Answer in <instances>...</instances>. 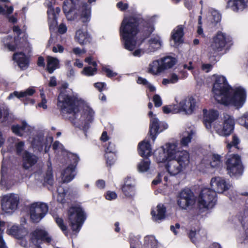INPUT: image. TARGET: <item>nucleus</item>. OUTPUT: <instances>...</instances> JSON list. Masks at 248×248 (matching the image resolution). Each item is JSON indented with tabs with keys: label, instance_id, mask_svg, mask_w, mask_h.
<instances>
[{
	"label": "nucleus",
	"instance_id": "obj_1",
	"mask_svg": "<svg viewBox=\"0 0 248 248\" xmlns=\"http://www.w3.org/2000/svg\"><path fill=\"white\" fill-rule=\"evenodd\" d=\"M58 107L62 112L74 113L73 124L86 133L94 120L95 111L77 94L69 95L62 91L58 97Z\"/></svg>",
	"mask_w": 248,
	"mask_h": 248
},
{
	"label": "nucleus",
	"instance_id": "obj_2",
	"mask_svg": "<svg viewBox=\"0 0 248 248\" xmlns=\"http://www.w3.org/2000/svg\"><path fill=\"white\" fill-rule=\"evenodd\" d=\"M214 77L212 92L216 100L226 106L241 108L246 101L245 90L241 87L232 88L223 76L215 75Z\"/></svg>",
	"mask_w": 248,
	"mask_h": 248
},
{
	"label": "nucleus",
	"instance_id": "obj_3",
	"mask_svg": "<svg viewBox=\"0 0 248 248\" xmlns=\"http://www.w3.org/2000/svg\"><path fill=\"white\" fill-rule=\"evenodd\" d=\"M139 22L133 17H125L120 29V32L124 41V47L130 51L133 50L141 43L139 38Z\"/></svg>",
	"mask_w": 248,
	"mask_h": 248
},
{
	"label": "nucleus",
	"instance_id": "obj_4",
	"mask_svg": "<svg viewBox=\"0 0 248 248\" xmlns=\"http://www.w3.org/2000/svg\"><path fill=\"white\" fill-rule=\"evenodd\" d=\"M86 219L85 214L80 206L71 207L68 211V221L73 233L78 232Z\"/></svg>",
	"mask_w": 248,
	"mask_h": 248
},
{
	"label": "nucleus",
	"instance_id": "obj_5",
	"mask_svg": "<svg viewBox=\"0 0 248 248\" xmlns=\"http://www.w3.org/2000/svg\"><path fill=\"white\" fill-rule=\"evenodd\" d=\"M189 154L188 152H183L179 159H168L165 167L168 173L175 176L184 171L189 163Z\"/></svg>",
	"mask_w": 248,
	"mask_h": 248
},
{
	"label": "nucleus",
	"instance_id": "obj_6",
	"mask_svg": "<svg viewBox=\"0 0 248 248\" xmlns=\"http://www.w3.org/2000/svg\"><path fill=\"white\" fill-rule=\"evenodd\" d=\"M229 41L227 34L221 31H217L213 37L208 48L210 58L215 57L218 52L222 51Z\"/></svg>",
	"mask_w": 248,
	"mask_h": 248
},
{
	"label": "nucleus",
	"instance_id": "obj_7",
	"mask_svg": "<svg viewBox=\"0 0 248 248\" xmlns=\"http://www.w3.org/2000/svg\"><path fill=\"white\" fill-rule=\"evenodd\" d=\"M197 201L200 209L212 208L217 202V194L209 188H204L201 190Z\"/></svg>",
	"mask_w": 248,
	"mask_h": 248
},
{
	"label": "nucleus",
	"instance_id": "obj_8",
	"mask_svg": "<svg viewBox=\"0 0 248 248\" xmlns=\"http://www.w3.org/2000/svg\"><path fill=\"white\" fill-rule=\"evenodd\" d=\"M19 202V196L15 193L3 195L1 198V209L3 214L12 215L17 209Z\"/></svg>",
	"mask_w": 248,
	"mask_h": 248
},
{
	"label": "nucleus",
	"instance_id": "obj_9",
	"mask_svg": "<svg viewBox=\"0 0 248 248\" xmlns=\"http://www.w3.org/2000/svg\"><path fill=\"white\" fill-rule=\"evenodd\" d=\"M234 126V119L227 114H224L222 122H216L214 124V128L216 132L222 136L230 135L233 130Z\"/></svg>",
	"mask_w": 248,
	"mask_h": 248
},
{
	"label": "nucleus",
	"instance_id": "obj_10",
	"mask_svg": "<svg viewBox=\"0 0 248 248\" xmlns=\"http://www.w3.org/2000/svg\"><path fill=\"white\" fill-rule=\"evenodd\" d=\"M148 115L150 117L149 135L154 142L157 135L167 129L168 125L165 122L160 121L152 111H150Z\"/></svg>",
	"mask_w": 248,
	"mask_h": 248
},
{
	"label": "nucleus",
	"instance_id": "obj_11",
	"mask_svg": "<svg viewBox=\"0 0 248 248\" xmlns=\"http://www.w3.org/2000/svg\"><path fill=\"white\" fill-rule=\"evenodd\" d=\"M67 158L70 164L62 172V180L63 183H68L72 181L75 176V168L79 158L77 155L73 154H68Z\"/></svg>",
	"mask_w": 248,
	"mask_h": 248
},
{
	"label": "nucleus",
	"instance_id": "obj_12",
	"mask_svg": "<svg viewBox=\"0 0 248 248\" xmlns=\"http://www.w3.org/2000/svg\"><path fill=\"white\" fill-rule=\"evenodd\" d=\"M179 112H182L186 115L194 113L198 108V102L192 96H188L183 98L178 103Z\"/></svg>",
	"mask_w": 248,
	"mask_h": 248
},
{
	"label": "nucleus",
	"instance_id": "obj_13",
	"mask_svg": "<svg viewBox=\"0 0 248 248\" xmlns=\"http://www.w3.org/2000/svg\"><path fill=\"white\" fill-rule=\"evenodd\" d=\"M47 205L43 202H36L31 204L30 209L31 218L33 222H38L48 212Z\"/></svg>",
	"mask_w": 248,
	"mask_h": 248
},
{
	"label": "nucleus",
	"instance_id": "obj_14",
	"mask_svg": "<svg viewBox=\"0 0 248 248\" xmlns=\"http://www.w3.org/2000/svg\"><path fill=\"white\" fill-rule=\"evenodd\" d=\"M195 199L192 191L189 189H184L180 193L177 203L182 209H186L189 206L193 205Z\"/></svg>",
	"mask_w": 248,
	"mask_h": 248
},
{
	"label": "nucleus",
	"instance_id": "obj_15",
	"mask_svg": "<svg viewBox=\"0 0 248 248\" xmlns=\"http://www.w3.org/2000/svg\"><path fill=\"white\" fill-rule=\"evenodd\" d=\"M210 186L211 190L215 191L216 194L217 193H222L231 187V185L229 183L220 177L212 178L210 181Z\"/></svg>",
	"mask_w": 248,
	"mask_h": 248
},
{
	"label": "nucleus",
	"instance_id": "obj_16",
	"mask_svg": "<svg viewBox=\"0 0 248 248\" xmlns=\"http://www.w3.org/2000/svg\"><path fill=\"white\" fill-rule=\"evenodd\" d=\"M164 147L166 150L168 159H179L183 152H187L186 150H181L178 142L168 143L165 145Z\"/></svg>",
	"mask_w": 248,
	"mask_h": 248
},
{
	"label": "nucleus",
	"instance_id": "obj_17",
	"mask_svg": "<svg viewBox=\"0 0 248 248\" xmlns=\"http://www.w3.org/2000/svg\"><path fill=\"white\" fill-rule=\"evenodd\" d=\"M11 129L14 134L20 137H30L34 131V127L29 125L26 121H22L20 125H13Z\"/></svg>",
	"mask_w": 248,
	"mask_h": 248
},
{
	"label": "nucleus",
	"instance_id": "obj_18",
	"mask_svg": "<svg viewBox=\"0 0 248 248\" xmlns=\"http://www.w3.org/2000/svg\"><path fill=\"white\" fill-rule=\"evenodd\" d=\"M1 174L0 186L2 189L8 190L16 184V181L13 179L12 176L7 175V168L4 166V161L1 166Z\"/></svg>",
	"mask_w": 248,
	"mask_h": 248
},
{
	"label": "nucleus",
	"instance_id": "obj_19",
	"mask_svg": "<svg viewBox=\"0 0 248 248\" xmlns=\"http://www.w3.org/2000/svg\"><path fill=\"white\" fill-rule=\"evenodd\" d=\"M78 15V20L84 25H86L91 19V6L84 3L79 7Z\"/></svg>",
	"mask_w": 248,
	"mask_h": 248
},
{
	"label": "nucleus",
	"instance_id": "obj_20",
	"mask_svg": "<svg viewBox=\"0 0 248 248\" xmlns=\"http://www.w3.org/2000/svg\"><path fill=\"white\" fill-rule=\"evenodd\" d=\"M161 46L162 42L159 36L151 37L144 46L145 53L152 54L159 49Z\"/></svg>",
	"mask_w": 248,
	"mask_h": 248
},
{
	"label": "nucleus",
	"instance_id": "obj_21",
	"mask_svg": "<svg viewBox=\"0 0 248 248\" xmlns=\"http://www.w3.org/2000/svg\"><path fill=\"white\" fill-rule=\"evenodd\" d=\"M124 194L127 197H132L135 194V181L134 178L127 176L124 180L122 187Z\"/></svg>",
	"mask_w": 248,
	"mask_h": 248
},
{
	"label": "nucleus",
	"instance_id": "obj_22",
	"mask_svg": "<svg viewBox=\"0 0 248 248\" xmlns=\"http://www.w3.org/2000/svg\"><path fill=\"white\" fill-rule=\"evenodd\" d=\"M248 6V0H229L226 8L234 12L242 11Z\"/></svg>",
	"mask_w": 248,
	"mask_h": 248
},
{
	"label": "nucleus",
	"instance_id": "obj_23",
	"mask_svg": "<svg viewBox=\"0 0 248 248\" xmlns=\"http://www.w3.org/2000/svg\"><path fill=\"white\" fill-rule=\"evenodd\" d=\"M6 233L16 239H20L27 235L28 231L25 228L14 225L7 229Z\"/></svg>",
	"mask_w": 248,
	"mask_h": 248
},
{
	"label": "nucleus",
	"instance_id": "obj_24",
	"mask_svg": "<svg viewBox=\"0 0 248 248\" xmlns=\"http://www.w3.org/2000/svg\"><path fill=\"white\" fill-rule=\"evenodd\" d=\"M203 112L204 124L207 129H210L211 128V124L217 118L218 113L217 111L213 109H203Z\"/></svg>",
	"mask_w": 248,
	"mask_h": 248
},
{
	"label": "nucleus",
	"instance_id": "obj_25",
	"mask_svg": "<svg viewBox=\"0 0 248 248\" xmlns=\"http://www.w3.org/2000/svg\"><path fill=\"white\" fill-rule=\"evenodd\" d=\"M1 43L4 48L14 51L17 47L16 38L11 35H7L1 37Z\"/></svg>",
	"mask_w": 248,
	"mask_h": 248
},
{
	"label": "nucleus",
	"instance_id": "obj_26",
	"mask_svg": "<svg viewBox=\"0 0 248 248\" xmlns=\"http://www.w3.org/2000/svg\"><path fill=\"white\" fill-rule=\"evenodd\" d=\"M138 153L142 157H148L152 155V148L149 139H145L139 143Z\"/></svg>",
	"mask_w": 248,
	"mask_h": 248
},
{
	"label": "nucleus",
	"instance_id": "obj_27",
	"mask_svg": "<svg viewBox=\"0 0 248 248\" xmlns=\"http://www.w3.org/2000/svg\"><path fill=\"white\" fill-rule=\"evenodd\" d=\"M38 159L35 155L25 151L23 155V166L25 169H29L37 163Z\"/></svg>",
	"mask_w": 248,
	"mask_h": 248
},
{
	"label": "nucleus",
	"instance_id": "obj_28",
	"mask_svg": "<svg viewBox=\"0 0 248 248\" xmlns=\"http://www.w3.org/2000/svg\"><path fill=\"white\" fill-rule=\"evenodd\" d=\"M13 59L21 69H26L29 66V58L23 52L14 53Z\"/></svg>",
	"mask_w": 248,
	"mask_h": 248
},
{
	"label": "nucleus",
	"instance_id": "obj_29",
	"mask_svg": "<svg viewBox=\"0 0 248 248\" xmlns=\"http://www.w3.org/2000/svg\"><path fill=\"white\" fill-rule=\"evenodd\" d=\"M166 207L162 204H159L152 212L153 219L154 221L159 222L165 218Z\"/></svg>",
	"mask_w": 248,
	"mask_h": 248
},
{
	"label": "nucleus",
	"instance_id": "obj_30",
	"mask_svg": "<svg viewBox=\"0 0 248 248\" xmlns=\"http://www.w3.org/2000/svg\"><path fill=\"white\" fill-rule=\"evenodd\" d=\"M184 28L182 25L177 26L171 32V39L174 42L173 46L178 45L183 41Z\"/></svg>",
	"mask_w": 248,
	"mask_h": 248
},
{
	"label": "nucleus",
	"instance_id": "obj_31",
	"mask_svg": "<svg viewBox=\"0 0 248 248\" xmlns=\"http://www.w3.org/2000/svg\"><path fill=\"white\" fill-rule=\"evenodd\" d=\"M33 235L37 240H41L48 243H50L52 240V238L49 235L48 232L43 228L36 229L33 232Z\"/></svg>",
	"mask_w": 248,
	"mask_h": 248
},
{
	"label": "nucleus",
	"instance_id": "obj_32",
	"mask_svg": "<svg viewBox=\"0 0 248 248\" xmlns=\"http://www.w3.org/2000/svg\"><path fill=\"white\" fill-rule=\"evenodd\" d=\"M85 62L90 65H92L93 67L91 66L85 67L84 68L82 73L87 76L93 75L96 71L97 64L93 60L92 57H89L85 59Z\"/></svg>",
	"mask_w": 248,
	"mask_h": 248
},
{
	"label": "nucleus",
	"instance_id": "obj_33",
	"mask_svg": "<svg viewBox=\"0 0 248 248\" xmlns=\"http://www.w3.org/2000/svg\"><path fill=\"white\" fill-rule=\"evenodd\" d=\"M75 38L80 45H84L89 41L90 36L86 31L79 29L77 31Z\"/></svg>",
	"mask_w": 248,
	"mask_h": 248
},
{
	"label": "nucleus",
	"instance_id": "obj_34",
	"mask_svg": "<svg viewBox=\"0 0 248 248\" xmlns=\"http://www.w3.org/2000/svg\"><path fill=\"white\" fill-rule=\"evenodd\" d=\"M221 19V14L218 11L213 8L209 9L207 16V20L208 22L212 24H217L220 21Z\"/></svg>",
	"mask_w": 248,
	"mask_h": 248
},
{
	"label": "nucleus",
	"instance_id": "obj_35",
	"mask_svg": "<svg viewBox=\"0 0 248 248\" xmlns=\"http://www.w3.org/2000/svg\"><path fill=\"white\" fill-rule=\"evenodd\" d=\"M221 163V156L217 154H213L211 160H207L206 158H204L202 161V164H205L206 167L211 166L215 168L219 166Z\"/></svg>",
	"mask_w": 248,
	"mask_h": 248
},
{
	"label": "nucleus",
	"instance_id": "obj_36",
	"mask_svg": "<svg viewBox=\"0 0 248 248\" xmlns=\"http://www.w3.org/2000/svg\"><path fill=\"white\" fill-rule=\"evenodd\" d=\"M232 164L230 163V165L227 166V169L228 173L231 177H239L241 176L243 171V168L242 165H237L235 166H232Z\"/></svg>",
	"mask_w": 248,
	"mask_h": 248
},
{
	"label": "nucleus",
	"instance_id": "obj_37",
	"mask_svg": "<svg viewBox=\"0 0 248 248\" xmlns=\"http://www.w3.org/2000/svg\"><path fill=\"white\" fill-rule=\"evenodd\" d=\"M35 92V91L33 88H29L24 91L20 92L15 91L13 93H12L9 95L8 97V99H11L13 98L14 96L18 98L27 97L28 96L32 95Z\"/></svg>",
	"mask_w": 248,
	"mask_h": 248
},
{
	"label": "nucleus",
	"instance_id": "obj_38",
	"mask_svg": "<svg viewBox=\"0 0 248 248\" xmlns=\"http://www.w3.org/2000/svg\"><path fill=\"white\" fill-rule=\"evenodd\" d=\"M144 240V244L141 248H158V242L154 236L147 235Z\"/></svg>",
	"mask_w": 248,
	"mask_h": 248
},
{
	"label": "nucleus",
	"instance_id": "obj_39",
	"mask_svg": "<svg viewBox=\"0 0 248 248\" xmlns=\"http://www.w3.org/2000/svg\"><path fill=\"white\" fill-rule=\"evenodd\" d=\"M148 71L149 73L153 75H157L163 72L160 61L155 60L151 62L149 65Z\"/></svg>",
	"mask_w": 248,
	"mask_h": 248
},
{
	"label": "nucleus",
	"instance_id": "obj_40",
	"mask_svg": "<svg viewBox=\"0 0 248 248\" xmlns=\"http://www.w3.org/2000/svg\"><path fill=\"white\" fill-rule=\"evenodd\" d=\"M163 72L173 67L176 62V60L172 57L167 56L160 60Z\"/></svg>",
	"mask_w": 248,
	"mask_h": 248
},
{
	"label": "nucleus",
	"instance_id": "obj_41",
	"mask_svg": "<svg viewBox=\"0 0 248 248\" xmlns=\"http://www.w3.org/2000/svg\"><path fill=\"white\" fill-rule=\"evenodd\" d=\"M43 137L41 135H37L34 137H30L29 141L31 142L32 147L35 148H38V150L41 151L43 149Z\"/></svg>",
	"mask_w": 248,
	"mask_h": 248
},
{
	"label": "nucleus",
	"instance_id": "obj_42",
	"mask_svg": "<svg viewBox=\"0 0 248 248\" xmlns=\"http://www.w3.org/2000/svg\"><path fill=\"white\" fill-rule=\"evenodd\" d=\"M195 132L192 130H189L184 132L182 136L180 144L183 147H186L191 142Z\"/></svg>",
	"mask_w": 248,
	"mask_h": 248
},
{
	"label": "nucleus",
	"instance_id": "obj_43",
	"mask_svg": "<svg viewBox=\"0 0 248 248\" xmlns=\"http://www.w3.org/2000/svg\"><path fill=\"white\" fill-rule=\"evenodd\" d=\"M59 61L58 59L51 56L47 57V69L49 73H52L59 68Z\"/></svg>",
	"mask_w": 248,
	"mask_h": 248
},
{
	"label": "nucleus",
	"instance_id": "obj_44",
	"mask_svg": "<svg viewBox=\"0 0 248 248\" xmlns=\"http://www.w3.org/2000/svg\"><path fill=\"white\" fill-rule=\"evenodd\" d=\"M155 156L158 162H162L165 160L168 161L167 153L164 146L156 150L155 152Z\"/></svg>",
	"mask_w": 248,
	"mask_h": 248
},
{
	"label": "nucleus",
	"instance_id": "obj_45",
	"mask_svg": "<svg viewBox=\"0 0 248 248\" xmlns=\"http://www.w3.org/2000/svg\"><path fill=\"white\" fill-rule=\"evenodd\" d=\"M76 0H66L64 1L63 5V10L64 12L67 14L66 16H68L72 12L73 9L75 8L76 5ZM68 19H70L67 17Z\"/></svg>",
	"mask_w": 248,
	"mask_h": 248
},
{
	"label": "nucleus",
	"instance_id": "obj_46",
	"mask_svg": "<svg viewBox=\"0 0 248 248\" xmlns=\"http://www.w3.org/2000/svg\"><path fill=\"white\" fill-rule=\"evenodd\" d=\"M54 3L53 1H46V4L48 8L47 13L48 14V19L49 20H51L54 23H55L56 16L55 14L54 8L53 7Z\"/></svg>",
	"mask_w": 248,
	"mask_h": 248
},
{
	"label": "nucleus",
	"instance_id": "obj_47",
	"mask_svg": "<svg viewBox=\"0 0 248 248\" xmlns=\"http://www.w3.org/2000/svg\"><path fill=\"white\" fill-rule=\"evenodd\" d=\"M151 162L148 159H142L137 165V169L139 172H144L147 171L150 166Z\"/></svg>",
	"mask_w": 248,
	"mask_h": 248
},
{
	"label": "nucleus",
	"instance_id": "obj_48",
	"mask_svg": "<svg viewBox=\"0 0 248 248\" xmlns=\"http://www.w3.org/2000/svg\"><path fill=\"white\" fill-rule=\"evenodd\" d=\"M9 115V112L7 107L4 104L0 103V121H6Z\"/></svg>",
	"mask_w": 248,
	"mask_h": 248
},
{
	"label": "nucleus",
	"instance_id": "obj_49",
	"mask_svg": "<svg viewBox=\"0 0 248 248\" xmlns=\"http://www.w3.org/2000/svg\"><path fill=\"white\" fill-rule=\"evenodd\" d=\"M231 163L232 164V166L242 164L240 157L237 155H232L229 156L226 162L227 166L230 165V163Z\"/></svg>",
	"mask_w": 248,
	"mask_h": 248
},
{
	"label": "nucleus",
	"instance_id": "obj_50",
	"mask_svg": "<svg viewBox=\"0 0 248 248\" xmlns=\"http://www.w3.org/2000/svg\"><path fill=\"white\" fill-rule=\"evenodd\" d=\"M105 157L106 159V163L108 165L111 166L113 164L115 161L116 153H112V151L105 152Z\"/></svg>",
	"mask_w": 248,
	"mask_h": 248
},
{
	"label": "nucleus",
	"instance_id": "obj_51",
	"mask_svg": "<svg viewBox=\"0 0 248 248\" xmlns=\"http://www.w3.org/2000/svg\"><path fill=\"white\" fill-rule=\"evenodd\" d=\"M163 111L164 113H179V109L177 105L166 106L163 107Z\"/></svg>",
	"mask_w": 248,
	"mask_h": 248
},
{
	"label": "nucleus",
	"instance_id": "obj_52",
	"mask_svg": "<svg viewBox=\"0 0 248 248\" xmlns=\"http://www.w3.org/2000/svg\"><path fill=\"white\" fill-rule=\"evenodd\" d=\"M188 236L191 241L196 244L201 239L200 231L196 232L191 230L190 231Z\"/></svg>",
	"mask_w": 248,
	"mask_h": 248
},
{
	"label": "nucleus",
	"instance_id": "obj_53",
	"mask_svg": "<svg viewBox=\"0 0 248 248\" xmlns=\"http://www.w3.org/2000/svg\"><path fill=\"white\" fill-rule=\"evenodd\" d=\"M58 196L57 201L61 203L65 202V198L66 196V190L62 187L60 186L57 188Z\"/></svg>",
	"mask_w": 248,
	"mask_h": 248
},
{
	"label": "nucleus",
	"instance_id": "obj_54",
	"mask_svg": "<svg viewBox=\"0 0 248 248\" xmlns=\"http://www.w3.org/2000/svg\"><path fill=\"white\" fill-rule=\"evenodd\" d=\"M137 83L140 84H142L146 86L151 92H154L155 90V88L149 83L145 78L141 77H139L137 80Z\"/></svg>",
	"mask_w": 248,
	"mask_h": 248
},
{
	"label": "nucleus",
	"instance_id": "obj_55",
	"mask_svg": "<svg viewBox=\"0 0 248 248\" xmlns=\"http://www.w3.org/2000/svg\"><path fill=\"white\" fill-rule=\"evenodd\" d=\"M5 222L0 221V248H7L3 238V234Z\"/></svg>",
	"mask_w": 248,
	"mask_h": 248
},
{
	"label": "nucleus",
	"instance_id": "obj_56",
	"mask_svg": "<svg viewBox=\"0 0 248 248\" xmlns=\"http://www.w3.org/2000/svg\"><path fill=\"white\" fill-rule=\"evenodd\" d=\"M45 182L50 185H52L53 183L52 170L51 167H48V170L46 172L45 177Z\"/></svg>",
	"mask_w": 248,
	"mask_h": 248
},
{
	"label": "nucleus",
	"instance_id": "obj_57",
	"mask_svg": "<svg viewBox=\"0 0 248 248\" xmlns=\"http://www.w3.org/2000/svg\"><path fill=\"white\" fill-rule=\"evenodd\" d=\"M55 221L57 224V225L59 226V227L61 228V229L62 231V232L65 234V235H67V227L64 224L63 220L62 218L58 217H55Z\"/></svg>",
	"mask_w": 248,
	"mask_h": 248
},
{
	"label": "nucleus",
	"instance_id": "obj_58",
	"mask_svg": "<svg viewBox=\"0 0 248 248\" xmlns=\"http://www.w3.org/2000/svg\"><path fill=\"white\" fill-rule=\"evenodd\" d=\"M239 143V140L237 136H233L232 137V140L228 143L227 145L228 149L230 151L231 148L234 147V148H237V145Z\"/></svg>",
	"mask_w": 248,
	"mask_h": 248
},
{
	"label": "nucleus",
	"instance_id": "obj_59",
	"mask_svg": "<svg viewBox=\"0 0 248 248\" xmlns=\"http://www.w3.org/2000/svg\"><path fill=\"white\" fill-rule=\"evenodd\" d=\"M53 149L56 151H61L63 153V155H66L67 157L68 154H69L64 150L62 145L58 141H56L53 144Z\"/></svg>",
	"mask_w": 248,
	"mask_h": 248
},
{
	"label": "nucleus",
	"instance_id": "obj_60",
	"mask_svg": "<svg viewBox=\"0 0 248 248\" xmlns=\"http://www.w3.org/2000/svg\"><path fill=\"white\" fill-rule=\"evenodd\" d=\"M239 123L248 129V113H245L238 119Z\"/></svg>",
	"mask_w": 248,
	"mask_h": 248
},
{
	"label": "nucleus",
	"instance_id": "obj_61",
	"mask_svg": "<svg viewBox=\"0 0 248 248\" xmlns=\"http://www.w3.org/2000/svg\"><path fill=\"white\" fill-rule=\"evenodd\" d=\"M102 70L106 73L107 76L108 78H112L117 75L116 73L114 72L107 66H103Z\"/></svg>",
	"mask_w": 248,
	"mask_h": 248
},
{
	"label": "nucleus",
	"instance_id": "obj_62",
	"mask_svg": "<svg viewBox=\"0 0 248 248\" xmlns=\"http://www.w3.org/2000/svg\"><path fill=\"white\" fill-rule=\"evenodd\" d=\"M41 97L42 98V101L41 103L38 104L39 107L42 108L44 109H46L47 108L46 105L47 100L46 98L44 93H42L40 94Z\"/></svg>",
	"mask_w": 248,
	"mask_h": 248
},
{
	"label": "nucleus",
	"instance_id": "obj_63",
	"mask_svg": "<svg viewBox=\"0 0 248 248\" xmlns=\"http://www.w3.org/2000/svg\"><path fill=\"white\" fill-rule=\"evenodd\" d=\"M5 7L6 8V10H5V9L3 8V7H2L1 5H0V14L10 15L13 13V10H14V8L13 7V6L7 7L6 6H5Z\"/></svg>",
	"mask_w": 248,
	"mask_h": 248
},
{
	"label": "nucleus",
	"instance_id": "obj_64",
	"mask_svg": "<svg viewBox=\"0 0 248 248\" xmlns=\"http://www.w3.org/2000/svg\"><path fill=\"white\" fill-rule=\"evenodd\" d=\"M153 101L156 107H159L162 104V99L160 96L158 94H155L153 96Z\"/></svg>",
	"mask_w": 248,
	"mask_h": 248
}]
</instances>
